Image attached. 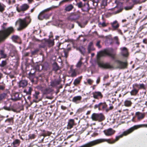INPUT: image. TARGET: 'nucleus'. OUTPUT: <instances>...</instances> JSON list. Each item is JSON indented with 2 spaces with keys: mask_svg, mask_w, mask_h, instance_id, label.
Returning a JSON list of instances; mask_svg holds the SVG:
<instances>
[{
  "mask_svg": "<svg viewBox=\"0 0 147 147\" xmlns=\"http://www.w3.org/2000/svg\"><path fill=\"white\" fill-rule=\"evenodd\" d=\"M31 21V19L29 17L23 19H19L16 22V23H18L19 25V28L18 29V30L22 29L26 27Z\"/></svg>",
  "mask_w": 147,
  "mask_h": 147,
  "instance_id": "obj_1",
  "label": "nucleus"
},
{
  "mask_svg": "<svg viewBox=\"0 0 147 147\" xmlns=\"http://www.w3.org/2000/svg\"><path fill=\"white\" fill-rule=\"evenodd\" d=\"M13 32V29L12 27H9L4 31H0V42L6 38Z\"/></svg>",
  "mask_w": 147,
  "mask_h": 147,
  "instance_id": "obj_2",
  "label": "nucleus"
},
{
  "mask_svg": "<svg viewBox=\"0 0 147 147\" xmlns=\"http://www.w3.org/2000/svg\"><path fill=\"white\" fill-rule=\"evenodd\" d=\"M29 7V6L26 3L22 4L19 7H17L16 10L18 12H24L27 10Z\"/></svg>",
  "mask_w": 147,
  "mask_h": 147,
  "instance_id": "obj_3",
  "label": "nucleus"
},
{
  "mask_svg": "<svg viewBox=\"0 0 147 147\" xmlns=\"http://www.w3.org/2000/svg\"><path fill=\"white\" fill-rule=\"evenodd\" d=\"M106 55H108L111 56H112V55L110 53H109L106 50L102 51L98 53L97 54V58L99 59L100 57L105 56Z\"/></svg>",
  "mask_w": 147,
  "mask_h": 147,
  "instance_id": "obj_4",
  "label": "nucleus"
},
{
  "mask_svg": "<svg viewBox=\"0 0 147 147\" xmlns=\"http://www.w3.org/2000/svg\"><path fill=\"white\" fill-rule=\"evenodd\" d=\"M115 131L111 128H109L105 130L103 132L107 136H110L113 135L115 132Z\"/></svg>",
  "mask_w": 147,
  "mask_h": 147,
  "instance_id": "obj_5",
  "label": "nucleus"
},
{
  "mask_svg": "<svg viewBox=\"0 0 147 147\" xmlns=\"http://www.w3.org/2000/svg\"><path fill=\"white\" fill-rule=\"evenodd\" d=\"M52 7H49L45 9L42 11L39 14L38 16V18L39 20H42L44 19V13L51 10Z\"/></svg>",
  "mask_w": 147,
  "mask_h": 147,
  "instance_id": "obj_6",
  "label": "nucleus"
},
{
  "mask_svg": "<svg viewBox=\"0 0 147 147\" xmlns=\"http://www.w3.org/2000/svg\"><path fill=\"white\" fill-rule=\"evenodd\" d=\"M93 95V97L95 99H99L101 98L102 96V95L101 93L100 92L95 91L93 92L92 93Z\"/></svg>",
  "mask_w": 147,
  "mask_h": 147,
  "instance_id": "obj_7",
  "label": "nucleus"
},
{
  "mask_svg": "<svg viewBox=\"0 0 147 147\" xmlns=\"http://www.w3.org/2000/svg\"><path fill=\"white\" fill-rule=\"evenodd\" d=\"M121 54L124 57H127L128 55V53L127 48L125 47L121 48Z\"/></svg>",
  "mask_w": 147,
  "mask_h": 147,
  "instance_id": "obj_8",
  "label": "nucleus"
},
{
  "mask_svg": "<svg viewBox=\"0 0 147 147\" xmlns=\"http://www.w3.org/2000/svg\"><path fill=\"white\" fill-rule=\"evenodd\" d=\"M117 65L120 68H125L126 67L127 65V62H123L120 61H117Z\"/></svg>",
  "mask_w": 147,
  "mask_h": 147,
  "instance_id": "obj_9",
  "label": "nucleus"
},
{
  "mask_svg": "<svg viewBox=\"0 0 147 147\" xmlns=\"http://www.w3.org/2000/svg\"><path fill=\"white\" fill-rule=\"evenodd\" d=\"M38 131H40L42 133V135L44 137L47 136H49L51 134V132L43 129L42 128H39Z\"/></svg>",
  "mask_w": 147,
  "mask_h": 147,
  "instance_id": "obj_10",
  "label": "nucleus"
},
{
  "mask_svg": "<svg viewBox=\"0 0 147 147\" xmlns=\"http://www.w3.org/2000/svg\"><path fill=\"white\" fill-rule=\"evenodd\" d=\"M74 120H69L67 126V129H70L72 128L73 126L76 125Z\"/></svg>",
  "mask_w": 147,
  "mask_h": 147,
  "instance_id": "obj_11",
  "label": "nucleus"
},
{
  "mask_svg": "<svg viewBox=\"0 0 147 147\" xmlns=\"http://www.w3.org/2000/svg\"><path fill=\"white\" fill-rule=\"evenodd\" d=\"M99 65L100 67L106 69H111L113 68L112 65L109 63H99Z\"/></svg>",
  "mask_w": 147,
  "mask_h": 147,
  "instance_id": "obj_12",
  "label": "nucleus"
},
{
  "mask_svg": "<svg viewBox=\"0 0 147 147\" xmlns=\"http://www.w3.org/2000/svg\"><path fill=\"white\" fill-rule=\"evenodd\" d=\"M88 53H90L91 51L95 50L93 47V43L92 42H90L88 46Z\"/></svg>",
  "mask_w": 147,
  "mask_h": 147,
  "instance_id": "obj_13",
  "label": "nucleus"
},
{
  "mask_svg": "<svg viewBox=\"0 0 147 147\" xmlns=\"http://www.w3.org/2000/svg\"><path fill=\"white\" fill-rule=\"evenodd\" d=\"M82 97L81 96H78L74 97L72 99V101L76 103H78L79 101L82 99Z\"/></svg>",
  "mask_w": 147,
  "mask_h": 147,
  "instance_id": "obj_14",
  "label": "nucleus"
},
{
  "mask_svg": "<svg viewBox=\"0 0 147 147\" xmlns=\"http://www.w3.org/2000/svg\"><path fill=\"white\" fill-rule=\"evenodd\" d=\"M79 18V16H77L75 13H73L68 17L69 20L71 21L76 20Z\"/></svg>",
  "mask_w": 147,
  "mask_h": 147,
  "instance_id": "obj_15",
  "label": "nucleus"
},
{
  "mask_svg": "<svg viewBox=\"0 0 147 147\" xmlns=\"http://www.w3.org/2000/svg\"><path fill=\"white\" fill-rule=\"evenodd\" d=\"M136 116L138 119H142L144 117L145 115L144 113L138 112L136 113Z\"/></svg>",
  "mask_w": 147,
  "mask_h": 147,
  "instance_id": "obj_16",
  "label": "nucleus"
},
{
  "mask_svg": "<svg viewBox=\"0 0 147 147\" xmlns=\"http://www.w3.org/2000/svg\"><path fill=\"white\" fill-rule=\"evenodd\" d=\"M27 85V82L25 80H22L20 82L19 86L20 87L24 88Z\"/></svg>",
  "mask_w": 147,
  "mask_h": 147,
  "instance_id": "obj_17",
  "label": "nucleus"
},
{
  "mask_svg": "<svg viewBox=\"0 0 147 147\" xmlns=\"http://www.w3.org/2000/svg\"><path fill=\"white\" fill-rule=\"evenodd\" d=\"M34 71V69H32L29 74V78L31 79V81L32 82H33L34 81L33 79L34 76V74L35 72V71Z\"/></svg>",
  "mask_w": 147,
  "mask_h": 147,
  "instance_id": "obj_18",
  "label": "nucleus"
},
{
  "mask_svg": "<svg viewBox=\"0 0 147 147\" xmlns=\"http://www.w3.org/2000/svg\"><path fill=\"white\" fill-rule=\"evenodd\" d=\"M77 50L79 51L83 55H84L85 53V49L83 46L79 47L77 48Z\"/></svg>",
  "mask_w": 147,
  "mask_h": 147,
  "instance_id": "obj_19",
  "label": "nucleus"
},
{
  "mask_svg": "<svg viewBox=\"0 0 147 147\" xmlns=\"http://www.w3.org/2000/svg\"><path fill=\"white\" fill-rule=\"evenodd\" d=\"M20 143V141L18 139H16L13 141L11 144V145L13 146V147H17L16 145L19 146Z\"/></svg>",
  "mask_w": 147,
  "mask_h": 147,
  "instance_id": "obj_20",
  "label": "nucleus"
},
{
  "mask_svg": "<svg viewBox=\"0 0 147 147\" xmlns=\"http://www.w3.org/2000/svg\"><path fill=\"white\" fill-rule=\"evenodd\" d=\"M111 24L112 27L115 29H117L119 26V24L116 20L114 21L113 22L111 23Z\"/></svg>",
  "mask_w": 147,
  "mask_h": 147,
  "instance_id": "obj_21",
  "label": "nucleus"
},
{
  "mask_svg": "<svg viewBox=\"0 0 147 147\" xmlns=\"http://www.w3.org/2000/svg\"><path fill=\"white\" fill-rule=\"evenodd\" d=\"M74 8V6L72 4H70L66 6L65 9L66 11H69L72 9Z\"/></svg>",
  "mask_w": 147,
  "mask_h": 147,
  "instance_id": "obj_22",
  "label": "nucleus"
},
{
  "mask_svg": "<svg viewBox=\"0 0 147 147\" xmlns=\"http://www.w3.org/2000/svg\"><path fill=\"white\" fill-rule=\"evenodd\" d=\"M28 88V90H27V89H25L24 90V92L26 93L27 94L30 95L32 90V89L31 87H29Z\"/></svg>",
  "mask_w": 147,
  "mask_h": 147,
  "instance_id": "obj_23",
  "label": "nucleus"
},
{
  "mask_svg": "<svg viewBox=\"0 0 147 147\" xmlns=\"http://www.w3.org/2000/svg\"><path fill=\"white\" fill-rule=\"evenodd\" d=\"M135 86L137 87L139 86V87H138L139 89H143L144 90L146 89V86L143 84H140L139 85L137 84H135Z\"/></svg>",
  "mask_w": 147,
  "mask_h": 147,
  "instance_id": "obj_24",
  "label": "nucleus"
},
{
  "mask_svg": "<svg viewBox=\"0 0 147 147\" xmlns=\"http://www.w3.org/2000/svg\"><path fill=\"white\" fill-rule=\"evenodd\" d=\"M138 90L134 88L130 92V93L131 95L135 96L138 93Z\"/></svg>",
  "mask_w": 147,
  "mask_h": 147,
  "instance_id": "obj_25",
  "label": "nucleus"
},
{
  "mask_svg": "<svg viewBox=\"0 0 147 147\" xmlns=\"http://www.w3.org/2000/svg\"><path fill=\"white\" fill-rule=\"evenodd\" d=\"M70 71L72 77H74L76 76V73L75 69L71 68Z\"/></svg>",
  "mask_w": 147,
  "mask_h": 147,
  "instance_id": "obj_26",
  "label": "nucleus"
},
{
  "mask_svg": "<svg viewBox=\"0 0 147 147\" xmlns=\"http://www.w3.org/2000/svg\"><path fill=\"white\" fill-rule=\"evenodd\" d=\"M46 42L49 45L50 47L53 46L54 43V40H49L46 41Z\"/></svg>",
  "mask_w": 147,
  "mask_h": 147,
  "instance_id": "obj_27",
  "label": "nucleus"
},
{
  "mask_svg": "<svg viewBox=\"0 0 147 147\" xmlns=\"http://www.w3.org/2000/svg\"><path fill=\"white\" fill-rule=\"evenodd\" d=\"M100 108L102 107L103 109H106L107 107V105L105 102H100Z\"/></svg>",
  "mask_w": 147,
  "mask_h": 147,
  "instance_id": "obj_28",
  "label": "nucleus"
},
{
  "mask_svg": "<svg viewBox=\"0 0 147 147\" xmlns=\"http://www.w3.org/2000/svg\"><path fill=\"white\" fill-rule=\"evenodd\" d=\"M132 102L130 100H126L124 102L125 106L127 107L130 106H131Z\"/></svg>",
  "mask_w": 147,
  "mask_h": 147,
  "instance_id": "obj_29",
  "label": "nucleus"
},
{
  "mask_svg": "<svg viewBox=\"0 0 147 147\" xmlns=\"http://www.w3.org/2000/svg\"><path fill=\"white\" fill-rule=\"evenodd\" d=\"M98 114L94 113L91 116V118L92 119H98Z\"/></svg>",
  "mask_w": 147,
  "mask_h": 147,
  "instance_id": "obj_30",
  "label": "nucleus"
},
{
  "mask_svg": "<svg viewBox=\"0 0 147 147\" xmlns=\"http://www.w3.org/2000/svg\"><path fill=\"white\" fill-rule=\"evenodd\" d=\"M40 93L38 92H35V94L34 95V98L36 99H38L39 97Z\"/></svg>",
  "mask_w": 147,
  "mask_h": 147,
  "instance_id": "obj_31",
  "label": "nucleus"
},
{
  "mask_svg": "<svg viewBox=\"0 0 147 147\" xmlns=\"http://www.w3.org/2000/svg\"><path fill=\"white\" fill-rule=\"evenodd\" d=\"M59 67L57 63H55L53 64V69L54 70L57 71L59 69Z\"/></svg>",
  "mask_w": 147,
  "mask_h": 147,
  "instance_id": "obj_32",
  "label": "nucleus"
},
{
  "mask_svg": "<svg viewBox=\"0 0 147 147\" xmlns=\"http://www.w3.org/2000/svg\"><path fill=\"white\" fill-rule=\"evenodd\" d=\"M36 135L35 134H30L28 136L29 139H34L36 137Z\"/></svg>",
  "mask_w": 147,
  "mask_h": 147,
  "instance_id": "obj_33",
  "label": "nucleus"
},
{
  "mask_svg": "<svg viewBox=\"0 0 147 147\" xmlns=\"http://www.w3.org/2000/svg\"><path fill=\"white\" fill-rule=\"evenodd\" d=\"M77 5L78 6V7L80 8H82V7L83 6H85V4H84V5H83L82 4V3L81 2H80L79 3H77Z\"/></svg>",
  "mask_w": 147,
  "mask_h": 147,
  "instance_id": "obj_34",
  "label": "nucleus"
},
{
  "mask_svg": "<svg viewBox=\"0 0 147 147\" xmlns=\"http://www.w3.org/2000/svg\"><path fill=\"white\" fill-rule=\"evenodd\" d=\"M5 6L4 5L0 3V11L2 12L4 10Z\"/></svg>",
  "mask_w": 147,
  "mask_h": 147,
  "instance_id": "obj_35",
  "label": "nucleus"
},
{
  "mask_svg": "<svg viewBox=\"0 0 147 147\" xmlns=\"http://www.w3.org/2000/svg\"><path fill=\"white\" fill-rule=\"evenodd\" d=\"M80 82V80L79 79H76L75 80L74 82V84L75 85H77L79 84Z\"/></svg>",
  "mask_w": 147,
  "mask_h": 147,
  "instance_id": "obj_36",
  "label": "nucleus"
},
{
  "mask_svg": "<svg viewBox=\"0 0 147 147\" xmlns=\"http://www.w3.org/2000/svg\"><path fill=\"white\" fill-rule=\"evenodd\" d=\"M98 119H105L104 116L102 114L100 113V114H98Z\"/></svg>",
  "mask_w": 147,
  "mask_h": 147,
  "instance_id": "obj_37",
  "label": "nucleus"
},
{
  "mask_svg": "<svg viewBox=\"0 0 147 147\" xmlns=\"http://www.w3.org/2000/svg\"><path fill=\"white\" fill-rule=\"evenodd\" d=\"M0 53L1 55V57L2 58H5L6 57V55L4 53L3 51L1 50V51Z\"/></svg>",
  "mask_w": 147,
  "mask_h": 147,
  "instance_id": "obj_38",
  "label": "nucleus"
},
{
  "mask_svg": "<svg viewBox=\"0 0 147 147\" xmlns=\"http://www.w3.org/2000/svg\"><path fill=\"white\" fill-rule=\"evenodd\" d=\"M12 131V129L11 127H8L5 130V132L7 133H11Z\"/></svg>",
  "mask_w": 147,
  "mask_h": 147,
  "instance_id": "obj_39",
  "label": "nucleus"
},
{
  "mask_svg": "<svg viewBox=\"0 0 147 147\" xmlns=\"http://www.w3.org/2000/svg\"><path fill=\"white\" fill-rule=\"evenodd\" d=\"M6 1L9 4H13L15 3V0H6Z\"/></svg>",
  "mask_w": 147,
  "mask_h": 147,
  "instance_id": "obj_40",
  "label": "nucleus"
},
{
  "mask_svg": "<svg viewBox=\"0 0 147 147\" xmlns=\"http://www.w3.org/2000/svg\"><path fill=\"white\" fill-rule=\"evenodd\" d=\"M107 0H102V5L104 6H106L107 5Z\"/></svg>",
  "mask_w": 147,
  "mask_h": 147,
  "instance_id": "obj_41",
  "label": "nucleus"
},
{
  "mask_svg": "<svg viewBox=\"0 0 147 147\" xmlns=\"http://www.w3.org/2000/svg\"><path fill=\"white\" fill-rule=\"evenodd\" d=\"M82 64V62L80 61L76 65V66L77 67H81Z\"/></svg>",
  "mask_w": 147,
  "mask_h": 147,
  "instance_id": "obj_42",
  "label": "nucleus"
},
{
  "mask_svg": "<svg viewBox=\"0 0 147 147\" xmlns=\"http://www.w3.org/2000/svg\"><path fill=\"white\" fill-rule=\"evenodd\" d=\"M93 82V80L91 79H88L87 80V82L90 85Z\"/></svg>",
  "mask_w": 147,
  "mask_h": 147,
  "instance_id": "obj_43",
  "label": "nucleus"
},
{
  "mask_svg": "<svg viewBox=\"0 0 147 147\" xmlns=\"http://www.w3.org/2000/svg\"><path fill=\"white\" fill-rule=\"evenodd\" d=\"M94 108L95 109L98 108L99 110H101L100 107V103L94 106Z\"/></svg>",
  "mask_w": 147,
  "mask_h": 147,
  "instance_id": "obj_44",
  "label": "nucleus"
},
{
  "mask_svg": "<svg viewBox=\"0 0 147 147\" xmlns=\"http://www.w3.org/2000/svg\"><path fill=\"white\" fill-rule=\"evenodd\" d=\"M114 39L116 41V43L117 44L119 45V42L118 41V38L117 37L115 36L114 38Z\"/></svg>",
  "mask_w": 147,
  "mask_h": 147,
  "instance_id": "obj_45",
  "label": "nucleus"
},
{
  "mask_svg": "<svg viewBox=\"0 0 147 147\" xmlns=\"http://www.w3.org/2000/svg\"><path fill=\"white\" fill-rule=\"evenodd\" d=\"M100 0H93V2L94 4H96V5H97L98 3L99 2Z\"/></svg>",
  "mask_w": 147,
  "mask_h": 147,
  "instance_id": "obj_46",
  "label": "nucleus"
},
{
  "mask_svg": "<svg viewBox=\"0 0 147 147\" xmlns=\"http://www.w3.org/2000/svg\"><path fill=\"white\" fill-rule=\"evenodd\" d=\"M69 1V0H63L59 3V5H60L62 3H66V2L68 1Z\"/></svg>",
  "mask_w": 147,
  "mask_h": 147,
  "instance_id": "obj_47",
  "label": "nucleus"
},
{
  "mask_svg": "<svg viewBox=\"0 0 147 147\" xmlns=\"http://www.w3.org/2000/svg\"><path fill=\"white\" fill-rule=\"evenodd\" d=\"M100 41H98L96 44V46L99 48L101 47V46L100 45Z\"/></svg>",
  "mask_w": 147,
  "mask_h": 147,
  "instance_id": "obj_48",
  "label": "nucleus"
},
{
  "mask_svg": "<svg viewBox=\"0 0 147 147\" xmlns=\"http://www.w3.org/2000/svg\"><path fill=\"white\" fill-rule=\"evenodd\" d=\"M64 57H65V58H67L68 56V52L65 51H64Z\"/></svg>",
  "mask_w": 147,
  "mask_h": 147,
  "instance_id": "obj_49",
  "label": "nucleus"
},
{
  "mask_svg": "<svg viewBox=\"0 0 147 147\" xmlns=\"http://www.w3.org/2000/svg\"><path fill=\"white\" fill-rule=\"evenodd\" d=\"M49 15L47 14H44V18L46 19H48L49 18Z\"/></svg>",
  "mask_w": 147,
  "mask_h": 147,
  "instance_id": "obj_50",
  "label": "nucleus"
},
{
  "mask_svg": "<svg viewBox=\"0 0 147 147\" xmlns=\"http://www.w3.org/2000/svg\"><path fill=\"white\" fill-rule=\"evenodd\" d=\"M6 62L5 61H3L1 64V66H4L6 65Z\"/></svg>",
  "mask_w": 147,
  "mask_h": 147,
  "instance_id": "obj_51",
  "label": "nucleus"
},
{
  "mask_svg": "<svg viewBox=\"0 0 147 147\" xmlns=\"http://www.w3.org/2000/svg\"><path fill=\"white\" fill-rule=\"evenodd\" d=\"M122 10V9H120L118 10H117V11H116V12H114L115 14H117V13L120 12H121Z\"/></svg>",
  "mask_w": 147,
  "mask_h": 147,
  "instance_id": "obj_52",
  "label": "nucleus"
},
{
  "mask_svg": "<svg viewBox=\"0 0 147 147\" xmlns=\"http://www.w3.org/2000/svg\"><path fill=\"white\" fill-rule=\"evenodd\" d=\"M113 107L112 106H110L109 107V109H106V111L107 112L109 110H111L112 109H113Z\"/></svg>",
  "mask_w": 147,
  "mask_h": 147,
  "instance_id": "obj_53",
  "label": "nucleus"
},
{
  "mask_svg": "<svg viewBox=\"0 0 147 147\" xmlns=\"http://www.w3.org/2000/svg\"><path fill=\"white\" fill-rule=\"evenodd\" d=\"M18 36H12V38L13 40V39H18Z\"/></svg>",
  "mask_w": 147,
  "mask_h": 147,
  "instance_id": "obj_54",
  "label": "nucleus"
},
{
  "mask_svg": "<svg viewBox=\"0 0 147 147\" xmlns=\"http://www.w3.org/2000/svg\"><path fill=\"white\" fill-rule=\"evenodd\" d=\"M4 109L8 111H10V109L9 108L7 107H3Z\"/></svg>",
  "mask_w": 147,
  "mask_h": 147,
  "instance_id": "obj_55",
  "label": "nucleus"
},
{
  "mask_svg": "<svg viewBox=\"0 0 147 147\" xmlns=\"http://www.w3.org/2000/svg\"><path fill=\"white\" fill-rule=\"evenodd\" d=\"M132 7H125V9L126 10H128L129 9H131Z\"/></svg>",
  "mask_w": 147,
  "mask_h": 147,
  "instance_id": "obj_56",
  "label": "nucleus"
},
{
  "mask_svg": "<svg viewBox=\"0 0 147 147\" xmlns=\"http://www.w3.org/2000/svg\"><path fill=\"white\" fill-rule=\"evenodd\" d=\"M5 87L3 86L0 85V90H3L4 89Z\"/></svg>",
  "mask_w": 147,
  "mask_h": 147,
  "instance_id": "obj_57",
  "label": "nucleus"
},
{
  "mask_svg": "<svg viewBox=\"0 0 147 147\" xmlns=\"http://www.w3.org/2000/svg\"><path fill=\"white\" fill-rule=\"evenodd\" d=\"M100 77H98L97 79L96 82L97 84H98L100 81Z\"/></svg>",
  "mask_w": 147,
  "mask_h": 147,
  "instance_id": "obj_58",
  "label": "nucleus"
},
{
  "mask_svg": "<svg viewBox=\"0 0 147 147\" xmlns=\"http://www.w3.org/2000/svg\"><path fill=\"white\" fill-rule=\"evenodd\" d=\"M144 28V27L143 26H141L139 28V30L141 31L142 29Z\"/></svg>",
  "mask_w": 147,
  "mask_h": 147,
  "instance_id": "obj_59",
  "label": "nucleus"
},
{
  "mask_svg": "<svg viewBox=\"0 0 147 147\" xmlns=\"http://www.w3.org/2000/svg\"><path fill=\"white\" fill-rule=\"evenodd\" d=\"M61 108L63 110H64L66 109V107H65L64 106H61Z\"/></svg>",
  "mask_w": 147,
  "mask_h": 147,
  "instance_id": "obj_60",
  "label": "nucleus"
},
{
  "mask_svg": "<svg viewBox=\"0 0 147 147\" xmlns=\"http://www.w3.org/2000/svg\"><path fill=\"white\" fill-rule=\"evenodd\" d=\"M102 26L103 27H105L106 26V24L105 22H103L101 24Z\"/></svg>",
  "mask_w": 147,
  "mask_h": 147,
  "instance_id": "obj_61",
  "label": "nucleus"
},
{
  "mask_svg": "<svg viewBox=\"0 0 147 147\" xmlns=\"http://www.w3.org/2000/svg\"><path fill=\"white\" fill-rule=\"evenodd\" d=\"M28 1L29 3H30L33 0H28Z\"/></svg>",
  "mask_w": 147,
  "mask_h": 147,
  "instance_id": "obj_62",
  "label": "nucleus"
},
{
  "mask_svg": "<svg viewBox=\"0 0 147 147\" xmlns=\"http://www.w3.org/2000/svg\"><path fill=\"white\" fill-rule=\"evenodd\" d=\"M82 9H83L84 11H88L89 10L88 8H87L86 9H84V8Z\"/></svg>",
  "mask_w": 147,
  "mask_h": 147,
  "instance_id": "obj_63",
  "label": "nucleus"
},
{
  "mask_svg": "<svg viewBox=\"0 0 147 147\" xmlns=\"http://www.w3.org/2000/svg\"><path fill=\"white\" fill-rule=\"evenodd\" d=\"M34 8H33L31 10V12H33V11H34Z\"/></svg>",
  "mask_w": 147,
  "mask_h": 147,
  "instance_id": "obj_64",
  "label": "nucleus"
}]
</instances>
